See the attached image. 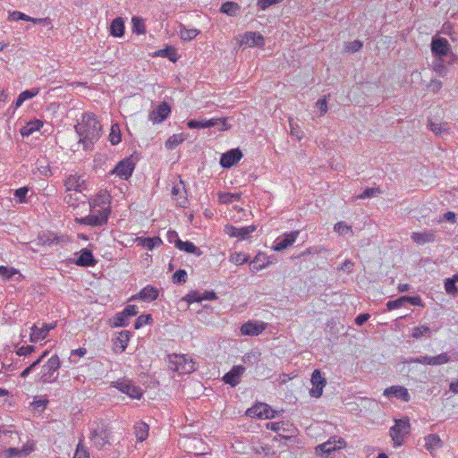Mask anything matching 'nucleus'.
Wrapping results in <instances>:
<instances>
[{
    "label": "nucleus",
    "mask_w": 458,
    "mask_h": 458,
    "mask_svg": "<svg viewBox=\"0 0 458 458\" xmlns=\"http://www.w3.org/2000/svg\"><path fill=\"white\" fill-rule=\"evenodd\" d=\"M75 131L80 137V142L88 148L93 145L100 137L101 125L95 114H84L81 123L75 125Z\"/></svg>",
    "instance_id": "nucleus-1"
},
{
    "label": "nucleus",
    "mask_w": 458,
    "mask_h": 458,
    "mask_svg": "<svg viewBox=\"0 0 458 458\" xmlns=\"http://www.w3.org/2000/svg\"><path fill=\"white\" fill-rule=\"evenodd\" d=\"M100 202L98 199L89 202L90 213L89 216L81 218H77L76 221L81 225H88L91 226H100L106 224L110 214V209L107 206H103L100 208Z\"/></svg>",
    "instance_id": "nucleus-2"
},
{
    "label": "nucleus",
    "mask_w": 458,
    "mask_h": 458,
    "mask_svg": "<svg viewBox=\"0 0 458 458\" xmlns=\"http://www.w3.org/2000/svg\"><path fill=\"white\" fill-rule=\"evenodd\" d=\"M61 361L57 355H53L48 359L46 364L42 366L39 374L38 382L41 384L54 383L58 379V369H60Z\"/></svg>",
    "instance_id": "nucleus-3"
},
{
    "label": "nucleus",
    "mask_w": 458,
    "mask_h": 458,
    "mask_svg": "<svg viewBox=\"0 0 458 458\" xmlns=\"http://www.w3.org/2000/svg\"><path fill=\"white\" fill-rule=\"evenodd\" d=\"M170 368L179 374H190L195 371V362L184 354H172L169 356Z\"/></svg>",
    "instance_id": "nucleus-4"
},
{
    "label": "nucleus",
    "mask_w": 458,
    "mask_h": 458,
    "mask_svg": "<svg viewBox=\"0 0 458 458\" xmlns=\"http://www.w3.org/2000/svg\"><path fill=\"white\" fill-rule=\"evenodd\" d=\"M410 422L408 419L395 420L394 426L390 428V436L395 446H400L403 443L404 436L409 434Z\"/></svg>",
    "instance_id": "nucleus-5"
},
{
    "label": "nucleus",
    "mask_w": 458,
    "mask_h": 458,
    "mask_svg": "<svg viewBox=\"0 0 458 458\" xmlns=\"http://www.w3.org/2000/svg\"><path fill=\"white\" fill-rule=\"evenodd\" d=\"M433 56L436 59H445L449 54H452L451 46L446 38L441 37H433L430 44Z\"/></svg>",
    "instance_id": "nucleus-6"
},
{
    "label": "nucleus",
    "mask_w": 458,
    "mask_h": 458,
    "mask_svg": "<svg viewBox=\"0 0 458 458\" xmlns=\"http://www.w3.org/2000/svg\"><path fill=\"white\" fill-rule=\"evenodd\" d=\"M110 432L107 430L104 424L97 425L95 428L91 430V440L94 445L101 449L109 442Z\"/></svg>",
    "instance_id": "nucleus-7"
},
{
    "label": "nucleus",
    "mask_w": 458,
    "mask_h": 458,
    "mask_svg": "<svg viewBox=\"0 0 458 458\" xmlns=\"http://www.w3.org/2000/svg\"><path fill=\"white\" fill-rule=\"evenodd\" d=\"M342 445H344L343 439L339 438L336 441L335 438H330L316 447V454L321 456V458H327L332 452L341 448Z\"/></svg>",
    "instance_id": "nucleus-8"
},
{
    "label": "nucleus",
    "mask_w": 458,
    "mask_h": 458,
    "mask_svg": "<svg viewBox=\"0 0 458 458\" xmlns=\"http://www.w3.org/2000/svg\"><path fill=\"white\" fill-rule=\"evenodd\" d=\"M134 167L135 164L131 158H124L115 165L111 174H115L121 179L127 180L131 175Z\"/></svg>",
    "instance_id": "nucleus-9"
},
{
    "label": "nucleus",
    "mask_w": 458,
    "mask_h": 458,
    "mask_svg": "<svg viewBox=\"0 0 458 458\" xmlns=\"http://www.w3.org/2000/svg\"><path fill=\"white\" fill-rule=\"evenodd\" d=\"M114 386L122 393L135 399H140L142 393L140 387L133 385L130 380L122 379L114 383Z\"/></svg>",
    "instance_id": "nucleus-10"
},
{
    "label": "nucleus",
    "mask_w": 458,
    "mask_h": 458,
    "mask_svg": "<svg viewBox=\"0 0 458 458\" xmlns=\"http://www.w3.org/2000/svg\"><path fill=\"white\" fill-rule=\"evenodd\" d=\"M275 411L267 403H258L249 408L246 414L252 418L271 419L274 418Z\"/></svg>",
    "instance_id": "nucleus-11"
},
{
    "label": "nucleus",
    "mask_w": 458,
    "mask_h": 458,
    "mask_svg": "<svg viewBox=\"0 0 458 458\" xmlns=\"http://www.w3.org/2000/svg\"><path fill=\"white\" fill-rule=\"evenodd\" d=\"M170 113V106L167 103L163 102L149 112L148 119L149 121L153 122V123H159L165 121Z\"/></svg>",
    "instance_id": "nucleus-12"
},
{
    "label": "nucleus",
    "mask_w": 458,
    "mask_h": 458,
    "mask_svg": "<svg viewBox=\"0 0 458 458\" xmlns=\"http://www.w3.org/2000/svg\"><path fill=\"white\" fill-rule=\"evenodd\" d=\"M299 233V231H293L278 237L275 241V245L273 246L274 250L281 251L293 245Z\"/></svg>",
    "instance_id": "nucleus-13"
},
{
    "label": "nucleus",
    "mask_w": 458,
    "mask_h": 458,
    "mask_svg": "<svg viewBox=\"0 0 458 458\" xmlns=\"http://www.w3.org/2000/svg\"><path fill=\"white\" fill-rule=\"evenodd\" d=\"M311 384L313 387L310 389V394L312 397L318 398L321 396L323 387L326 386V379L322 377L318 369H315L311 375Z\"/></svg>",
    "instance_id": "nucleus-14"
},
{
    "label": "nucleus",
    "mask_w": 458,
    "mask_h": 458,
    "mask_svg": "<svg viewBox=\"0 0 458 458\" xmlns=\"http://www.w3.org/2000/svg\"><path fill=\"white\" fill-rule=\"evenodd\" d=\"M256 230L255 225H249L245 227H235L233 225H225V233L230 237H236L240 240H245L250 233Z\"/></svg>",
    "instance_id": "nucleus-15"
},
{
    "label": "nucleus",
    "mask_w": 458,
    "mask_h": 458,
    "mask_svg": "<svg viewBox=\"0 0 458 458\" xmlns=\"http://www.w3.org/2000/svg\"><path fill=\"white\" fill-rule=\"evenodd\" d=\"M383 394L387 397H395L403 402H409L411 400V395L404 386H392L384 390Z\"/></svg>",
    "instance_id": "nucleus-16"
},
{
    "label": "nucleus",
    "mask_w": 458,
    "mask_h": 458,
    "mask_svg": "<svg viewBox=\"0 0 458 458\" xmlns=\"http://www.w3.org/2000/svg\"><path fill=\"white\" fill-rule=\"evenodd\" d=\"M264 44V37L261 34L254 31H248L243 34L240 41L241 46H247L249 47H262Z\"/></svg>",
    "instance_id": "nucleus-17"
},
{
    "label": "nucleus",
    "mask_w": 458,
    "mask_h": 458,
    "mask_svg": "<svg viewBox=\"0 0 458 458\" xmlns=\"http://www.w3.org/2000/svg\"><path fill=\"white\" fill-rule=\"evenodd\" d=\"M245 371V368L242 365L233 366L232 369L225 373L223 377V381L225 384L230 385L231 386H236L240 381L241 377Z\"/></svg>",
    "instance_id": "nucleus-18"
},
{
    "label": "nucleus",
    "mask_w": 458,
    "mask_h": 458,
    "mask_svg": "<svg viewBox=\"0 0 458 458\" xmlns=\"http://www.w3.org/2000/svg\"><path fill=\"white\" fill-rule=\"evenodd\" d=\"M84 184L85 180L77 174L69 175L64 181L66 191H73L76 193H81L84 189Z\"/></svg>",
    "instance_id": "nucleus-19"
},
{
    "label": "nucleus",
    "mask_w": 458,
    "mask_h": 458,
    "mask_svg": "<svg viewBox=\"0 0 458 458\" xmlns=\"http://www.w3.org/2000/svg\"><path fill=\"white\" fill-rule=\"evenodd\" d=\"M411 238L418 245L431 243L436 241V232L429 229H426L422 232H413L411 234Z\"/></svg>",
    "instance_id": "nucleus-20"
},
{
    "label": "nucleus",
    "mask_w": 458,
    "mask_h": 458,
    "mask_svg": "<svg viewBox=\"0 0 458 458\" xmlns=\"http://www.w3.org/2000/svg\"><path fill=\"white\" fill-rule=\"evenodd\" d=\"M242 157V152L238 149H231L224 153L220 158V165L224 168H229L235 165Z\"/></svg>",
    "instance_id": "nucleus-21"
},
{
    "label": "nucleus",
    "mask_w": 458,
    "mask_h": 458,
    "mask_svg": "<svg viewBox=\"0 0 458 458\" xmlns=\"http://www.w3.org/2000/svg\"><path fill=\"white\" fill-rule=\"evenodd\" d=\"M266 328V324L257 321H248L241 327V333L243 335H259Z\"/></svg>",
    "instance_id": "nucleus-22"
},
{
    "label": "nucleus",
    "mask_w": 458,
    "mask_h": 458,
    "mask_svg": "<svg viewBox=\"0 0 458 458\" xmlns=\"http://www.w3.org/2000/svg\"><path fill=\"white\" fill-rule=\"evenodd\" d=\"M131 332L124 330L119 333L118 336L114 340L113 349L117 353H122L128 346L131 338Z\"/></svg>",
    "instance_id": "nucleus-23"
},
{
    "label": "nucleus",
    "mask_w": 458,
    "mask_h": 458,
    "mask_svg": "<svg viewBox=\"0 0 458 458\" xmlns=\"http://www.w3.org/2000/svg\"><path fill=\"white\" fill-rule=\"evenodd\" d=\"M54 327V325H44L42 327H38L36 325H33L31 327L30 341L31 343H37L39 340L45 339Z\"/></svg>",
    "instance_id": "nucleus-24"
},
{
    "label": "nucleus",
    "mask_w": 458,
    "mask_h": 458,
    "mask_svg": "<svg viewBox=\"0 0 458 458\" xmlns=\"http://www.w3.org/2000/svg\"><path fill=\"white\" fill-rule=\"evenodd\" d=\"M75 264L80 267H93L97 264L92 251L88 249H82L79 258L76 259Z\"/></svg>",
    "instance_id": "nucleus-25"
},
{
    "label": "nucleus",
    "mask_w": 458,
    "mask_h": 458,
    "mask_svg": "<svg viewBox=\"0 0 458 458\" xmlns=\"http://www.w3.org/2000/svg\"><path fill=\"white\" fill-rule=\"evenodd\" d=\"M175 247L178 248L180 250L191 254H195L198 257L202 255V251L191 242H183L181 239H176Z\"/></svg>",
    "instance_id": "nucleus-26"
},
{
    "label": "nucleus",
    "mask_w": 458,
    "mask_h": 458,
    "mask_svg": "<svg viewBox=\"0 0 458 458\" xmlns=\"http://www.w3.org/2000/svg\"><path fill=\"white\" fill-rule=\"evenodd\" d=\"M157 296L158 290L150 285L144 287L138 294L139 299L146 301H155L157 298Z\"/></svg>",
    "instance_id": "nucleus-27"
},
{
    "label": "nucleus",
    "mask_w": 458,
    "mask_h": 458,
    "mask_svg": "<svg viewBox=\"0 0 458 458\" xmlns=\"http://www.w3.org/2000/svg\"><path fill=\"white\" fill-rule=\"evenodd\" d=\"M15 278L17 281H20L22 278V275L14 267H8L4 266H0V276L4 279H13Z\"/></svg>",
    "instance_id": "nucleus-28"
},
{
    "label": "nucleus",
    "mask_w": 458,
    "mask_h": 458,
    "mask_svg": "<svg viewBox=\"0 0 458 458\" xmlns=\"http://www.w3.org/2000/svg\"><path fill=\"white\" fill-rule=\"evenodd\" d=\"M183 192H185V187L183 184V182L181 180L179 183L175 184L173 187L172 194L174 196H178L179 199H177L178 205L180 207H185L187 204V199L183 196Z\"/></svg>",
    "instance_id": "nucleus-29"
},
{
    "label": "nucleus",
    "mask_w": 458,
    "mask_h": 458,
    "mask_svg": "<svg viewBox=\"0 0 458 458\" xmlns=\"http://www.w3.org/2000/svg\"><path fill=\"white\" fill-rule=\"evenodd\" d=\"M442 446V441L438 435L429 434L425 437V447L432 452Z\"/></svg>",
    "instance_id": "nucleus-30"
},
{
    "label": "nucleus",
    "mask_w": 458,
    "mask_h": 458,
    "mask_svg": "<svg viewBox=\"0 0 458 458\" xmlns=\"http://www.w3.org/2000/svg\"><path fill=\"white\" fill-rule=\"evenodd\" d=\"M42 126L43 123L40 120L30 121L21 129V134L23 137H28L34 131H38Z\"/></svg>",
    "instance_id": "nucleus-31"
},
{
    "label": "nucleus",
    "mask_w": 458,
    "mask_h": 458,
    "mask_svg": "<svg viewBox=\"0 0 458 458\" xmlns=\"http://www.w3.org/2000/svg\"><path fill=\"white\" fill-rule=\"evenodd\" d=\"M136 241L138 242L139 245H141L142 247H144L148 250H153L155 247L162 244V241L159 237H153V238L139 237V238H137Z\"/></svg>",
    "instance_id": "nucleus-32"
},
{
    "label": "nucleus",
    "mask_w": 458,
    "mask_h": 458,
    "mask_svg": "<svg viewBox=\"0 0 458 458\" xmlns=\"http://www.w3.org/2000/svg\"><path fill=\"white\" fill-rule=\"evenodd\" d=\"M110 33L114 37H122L124 34V22L122 18H115L111 22Z\"/></svg>",
    "instance_id": "nucleus-33"
},
{
    "label": "nucleus",
    "mask_w": 458,
    "mask_h": 458,
    "mask_svg": "<svg viewBox=\"0 0 458 458\" xmlns=\"http://www.w3.org/2000/svg\"><path fill=\"white\" fill-rule=\"evenodd\" d=\"M134 433L138 441H144L148 436V425L142 421L136 423Z\"/></svg>",
    "instance_id": "nucleus-34"
},
{
    "label": "nucleus",
    "mask_w": 458,
    "mask_h": 458,
    "mask_svg": "<svg viewBox=\"0 0 458 458\" xmlns=\"http://www.w3.org/2000/svg\"><path fill=\"white\" fill-rule=\"evenodd\" d=\"M217 123L218 122L215 119H209L207 121L190 120L188 121L187 125L191 129H203L216 126Z\"/></svg>",
    "instance_id": "nucleus-35"
},
{
    "label": "nucleus",
    "mask_w": 458,
    "mask_h": 458,
    "mask_svg": "<svg viewBox=\"0 0 458 458\" xmlns=\"http://www.w3.org/2000/svg\"><path fill=\"white\" fill-rule=\"evenodd\" d=\"M428 128L436 135H442L444 133H449L450 128L446 123H435L433 121L428 122Z\"/></svg>",
    "instance_id": "nucleus-36"
},
{
    "label": "nucleus",
    "mask_w": 458,
    "mask_h": 458,
    "mask_svg": "<svg viewBox=\"0 0 458 458\" xmlns=\"http://www.w3.org/2000/svg\"><path fill=\"white\" fill-rule=\"evenodd\" d=\"M240 10V5L235 2H225L221 5L220 12L229 16H236Z\"/></svg>",
    "instance_id": "nucleus-37"
},
{
    "label": "nucleus",
    "mask_w": 458,
    "mask_h": 458,
    "mask_svg": "<svg viewBox=\"0 0 458 458\" xmlns=\"http://www.w3.org/2000/svg\"><path fill=\"white\" fill-rule=\"evenodd\" d=\"M179 34L182 40L189 41L196 38L199 34V30L197 29H187L185 26L180 25Z\"/></svg>",
    "instance_id": "nucleus-38"
},
{
    "label": "nucleus",
    "mask_w": 458,
    "mask_h": 458,
    "mask_svg": "<svg viewBox=\"0 0 458 458\" xmlns=\"http://www.w3.org/2000/svg\"><path fill=\"white\" fill-rule=\"evenodd\" d=\"M240 199V193L220 192L218 194V199L223 204H229L233 201H238Z\"/></svg>",
    "instance_id": "nucleus-39"
},
{
    "label": "nucleus",
    "mask_w": 458,
    "mask_h": 458,
    "mask_svg": "<svg viewBox=\"0 0 458 458\" xmlns=\"http://www.w3.org/2000/svg\"><path fill=\"white\" fill-rule=\"evenodd\" d=\"M185 138L182 134H174L165 141V147L168 149L175 148L179 144L183 142Z\"/></svg>",
    "instance_id": "nucleus-40"
},
{
    "label": "nucleus",
    "mask_w": 458,
    "mask_h": 458,
    "mask_svg": "<svg viewBox=\"0 0 458 458\" xmlns=\"http://www.w3.org/2000/svg\"><path fill=\"white\" fill-rule=\"evenodd\" d=\"M445 59H436L433 63V70L439 75V76H445L447 72V69L444 64Z\"/></svg>",
    "instance_id": "nucleus-41"
},
{
    "label": "nucleus",
    "mask_w": 458,
    "mask_h": 458,
    "mask_svg": "<svg viewBox=\"0 0 458 458\" xmlns=\"http://www.w3.org/2000/svg\"><path fill=\"white\" fill-rule=\"evenodd\" d=\"M425 335H428V336H430V328L428 326H420L415 327L412 328L411 336L413 338H420Z\"/></svg>",
    "instance_id": "nucleus-42"
},
{
    "label": "nucleus",
    "mask_w": 458,
    "mask_h": 458,
    "mask_svg": "<svg viewBox=\"0 0 458 458\" xmlns=\"http://www.w3.org/2000/svg\"><path fill=\"white\" fill-rule=\"evenodd\" d=\"M131 21L133 32H136L137 34L145 33V24L143 19L140 17H133Z\"/></svg>",
    "instance_id": "nucleus-43"
},
{
    "label": "nucleus",
    "mask_w": 458,
    "mask_h": 458,
    "mask_svg": "<svg viewBox=\"0 0 458 458\" xmlns=\"http://www.w3.org/2000/svg\"><path fill=\"white\" fill-rule=\"evenodd\" d=\"M334 230L338 233L340 235H346L348 233H352V229L351 225H348L344 222H338L335 225Z\"/></svg>",
    "instance_id": "nucleus-44"
},
{
    "label": "nucleus",
    "mask_w": 458,
    "mask_h": 458,
    "mask_svg": "<svg viewBox=\"0 0 458 458\" xmlns=\"http://www.w3.org/2000/svg\"><path fill=\"white\" fill-rule=\"evenodd\" d=\"M109 138L113 145H116L121 141V133L118 124L112 125Z\"/></svg>",
    "instance_id": "nucleus-45"
},
{
    "label": "nucleus",
    "mask_w": 458,
    "mask_h": 458,
    "mask_svg": "<svg viewBox=\"0 0 458 458\" xmlns=\"http://www.w3.org/2000/svg\"><path fill=\"white\" fill-rule=\"evenodd\" d=\"M407 300H408V296H402V297L398 298L397 300L389 301L386 303V307L388 310L398 309V308L403 306L407 302Z\"/></svg>",
    "instance_id": "nucleus-46"
},
{
    "label": "nucleus",
    "mask_w": 458,
    "mask_h": 458,
    "mask_svg": "<svg viewBox=\"0 0 458 458\" xmlns=\"http://www.w3.org/2000/svg\"><path fill=\"white\" fill-rule=\"evenodd\" d=\"M187 272L184 269H179L173 275V282L174 284H182L186 282Z\"/></svg>",
    "instance_id": "nucleus-47"
},
{
    "label": "nucleus",
    "mask_w": 458,
    "mask_h": 458,
    "mask_svg": "<svg viewBox=\"0 0 458 458\" xmlns=\"http://www.w3.org/2000/svg\"><path fill=\"white\" fill-rule=\"evenodd\" d=\"M249 258L243 253H234L230 257V261L235 265H242L248 262Z\"/></svg>",
    "instance_id": "nucleus-48"
},
{
    "label": "nucleus",
    "mask_w": 458,
    "mask_h": 458,
    "mask_svg": "<svg viewBox=\"0 0 458 458\" xmlns=\"http://www.w3.org/2000/svg\"><path fill=\"white\" fill-rule=\"evenodd\" d=\"M445 290L449 295H455L458 293V289L453 279L446 278L445 280Z\"/></svg>",
    "instance_id": "nucleus-49"
},
{
    "label": "nucleus",
    "mask_w": 458,
    "mask_h": 458,
    "mask_svg": "<svg viewBox=\"0 0 458 458\" xmlns=\"http://www.w3.org/2000/svg\"><path fill=\"white\" fill-rule=\"evenodd\" d=\"M129 324L128 318L121 312L115 315L114 318V327H126Z\"/></svg>",
    "instance_id": "nucleus-50"
},
{
    "label": "nucleus",
    "mask_w": 458,
    "mask_h": 458,
    "mask_svg": "<svg viewBox=\"0 0 458 458\" xmlns=\"http://www.w3.org/2000/svg\"><path fill=\"white\" fill-rule=\"evenodd\" d=\"M152 320L151 315H140L134 322V328L139 329L144 325L148 324Z\"/></svg>",
    "instance_id": "nucleus-51"
},
{
    "label": "nucleus",
    "mask_w": 458,
    "mask_h": 458,
    "mask_svg": "<svg viewBox=\"0 0 458 458\" xmlns=\"http://www.w3.org/2000/svg\"><path fill=\"white\" fill-rule=\"evenodd\" d=\"M450 361V357L447 355V353L444 352L437 356L432 357V365H442L445 363H447Z\"/></svg>",
    "instance_id": "nucleus-52"
},
{
    "label": "nucleus",
    "mask_w": 458,
    "mask_h": 458,
    "mask_svg": "<svg viewBox=\"0 0 458 458\" xmlns=\"http://www.w3.org/2000/svg\"><path fill=\"white\" fill-rule=\"evenodd\" d=\"M89 454L87 448L80 442L77 445L73 458H89Z\"/></svg>",
    "instance_id": "nucleus-53"
},
{
    "label": "nucleus",
    "mask_w": 458,
    "mask_h": 458,
    "mask_svg": "<svg viewBox=\"0 0 458 458\" xmlns=\"http://www.w3.org/2000/svg\"><path fill=\"white\" fill-rule=\"evenodd\" d=\"M189 303L199 302L202 301L201 294L197 291L189 293L184 298Z\"/></svg>",
    "instance_id": "nucleus-54"
},
{
    "label": "nucleus",
    "mask_w": 458,
    "mask_h": 458,
    "mask_svg": "<svg viewBox=\"0 0 458 458\" xmlns=\"http://www.w3.org/2000/svg\"><path fill=\"white\" fill-rule=\"evenodd\" d=\"M380 192L378 188H367L361 194H360L357 198L363 199L367 198H371L375 196L376 193Z\"/></svg>",
    "instance_id": "nucleus-55"
},
{
    "label": "nucleus",
    "mask_w": 458,
    "mask_h": 458,
    "mask_svg": "<svg viewBox=\"0 0 458 458\" xmlns=\"http://www.w3.org/2000/svg\"><path fill=\"white\" fill-rule=\"evenodd\" d=\"M362 46H363V44L361 41L354 40V41L349 42L346 45V49H347V51H349L351 53H355V52L359 51L362 47Z\"/></svg>",
    "instance_id": "nucleus-56"
},
{
    "label": "nucleus",
    "mask_w": 458,
    "mask_h": 458,
    "mask_svg": "<svg viewBox=\"0 0 458 458\" xmlns=\"http://www.w3.org/2000/svg\"><path fill=\"white\" fill-rule=\"evenodd\" d=\"M33 352H35V346L27 345V346H21V347L18 348V350L16 351V353L19 356H27V355H30V353H32Z\"/></svg>",
    "instance_id": "nucleus-57"
},
{
    "label": "nucleus",
    "mask_w": 458,
    "mask_h": 458,
    "mask_svg": "<svg viewBox=\"0 0 458 458\" xmlns=\"http://www.w3.org/2000/svg\"><path fill=\"white\" fill-rule=\"evenodd\" d=\"M443 86V83L441 81L437 79H432L428 85V88L434 93L438 92Z\"/></svg>",
    "instance_id": "nucleus-58"
},
{
    "label": "nucleus",
    "mask_w": 458,
    "mask_h": 458,
    "mask_svg": "<svg viewBox=\"0 0 458 458\" xmlns=\"http://www.w3.org/2000/svg\"><path fill=\"white\" fill-rule=\"evenodd\" d=\"M28 191L29 189L27 187L19 188L15 191L14 196L19 199L20 202H25Z\"/></svg>",
    "instance_id": "nucleus-59"
},
{
    "label": "nucleus",
    "mask_w": 458,
    "mask_h": 458,
    "mask_svg": "<svg viewBox=\"0 0 458 458\" xmlns=\"http://www.w3.org/2000/svg\"><path fill=\"white\" fill-rule=\"evenodd\" d=\"M9 19L13 20V21L22 20V21H28L30 20V16L26 15L25 13H23L21 12L14 11V12L10 13Z\"/></svg>",
    "instance_id": "nucleus-60"
},
{
    "label": "nucleus",
    "mask_w": 458,
    "mask_h": 458,
    "mask_svg": "<svg viewBox=\"0 0 458 458\" xmlns=\"http://www.w3.org/2000/svg\"><path fill=\"white\" fill-rule=\"evenodd\" d=\"M39 93V89L34 88L31 89L25 90L21 92L20 95L23 98L24 100L30 99L37 96Z\"/></svg>",
    "instance_id": "nucleus-61"
},
{
    "label": "nucleus",
    "mask_w": 458,
    "mask_h": 458,
    "mask_svg": "<svg viewBox=\"0 0 458 458\" xmlns=\"http://www.w3.org/2000/svg\"><path fill=\"white\" fill-rule=\"evenodd\" d=\"M123 313L129 318L138 314V308L136 305H128L123 310Z\"/></svg>",
    "instance_id": "nucleus-62"
},
{
    "label": "nucleus",
    "mask_w": 458,
    "mask_h": 458,
    "mask_svg": "<svg viewBox=\"0 0 458 458\" xmlns=\"http://www.w3.org/2000/svg\"><path fill=\"white\" fill-rule=\"evenodd\" d=\"M283 0H258V6L261 9V10H266L267 8H268L269 6H271L272 4H277V3H280L282 2Z\"/></svg>",
    "instance_id": "nucleus-63"
},
{
    "label": "nucleus",
    "mask_w": 458,
    "mask_h": 458,
    "mask_svg": "<svg viewBox=\"0 0 458 458\" xmlns=\"http://www.w3.org/2000/svg\"><path fill=\"white\" fill-rule=\"evenodd\" d=\"M68 193L64 196V201L70 205L74 206L76 205V202L79 200V199L76 197L77 193L74 194L71 191H67Z\"/></svg>",
    "instance_id": "nucleus-64"
}]
</instances>
